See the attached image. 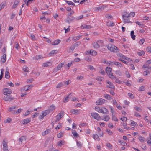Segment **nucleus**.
Masks as SVG:
<instances>
[{"mask_svg":"<svg viewBox=\"0 0 151 151\" xmlns=\"http://www.w3.org/2000/svg\"><path fill=\"white\" fill-rule=\"evenodd\" d=\"M25 5L27 6H28V0H24V3L22 5V7H23Z\"/></svg>","mask_w":151,"mask_h":151,"instance_id":"38","label":"nucleus"},{"mask_svg":"<svg viewBox=\"0 0 151 151\" xmlns=\"http://www.w3.org/2000/svg\"><path fill=\"white\" fill-rule=\"evenodd\" d=\"M130 35L131 37L133 40L135 39V36L134 35V31H132L131 32Z\"/></svg>","mask_w":151,"mask_h":151,"instance_id":"27","label":"nucleus"},{"mask_svg":"<svg viewBox=\"0 0 151 151\" xmlns=\"http://www.w3.org/2000/svg\"><path fill=\"white\" fill-rule=\"evenodd\" d=\"M30 38L33 40L34 41L36 40V38L35 36L31 34L30 35Z\"/></svg>","mask_w":151,"mask_h":151,"instance_id":"48","label":"nucleus"},{"mask_svg":"<svg viewBox=\"0 0 151 151\" xmlns=\"http://www.w3.org/2000/svg\"><path fill=\"white\" fill-rule=\"evenodd\" d=\"M105 101V100L102 98L99 99L96 102V104L97 105H101L103 104Z\"/></svg>","mask_w":151,"mask_h":151,"instance_id":"4","label":"nucleus"},{"mask_svg":"<svg viewBox=\"0 0 151 151\" xmlns=\"http://www.w3.org/2000/svg\"><path fill=\"white\" fill-rule=\"evenodd\" d=\"M96 79L98 81H102L104 79V78L102 77L97 76L96 78Z\"/></svg>","mask_w":151,"mask_h":151,"instance_id":"46","label":"nucleus"},{"mask_svg":"<svg viewBox=\"0 0 151 151\" xmlns=\"http://www.w3.org/2000/svg\"><path fill=\"white\" fill-rule=\"evenodd\" d=\"M131 124L132 126H135L137 124L136 122L133 121L131 120Z\"/></svg>","mask_w":151,"mask_h":151,"instance_id":"49","label":"nucleus"},{"mask_svg":"<svg viewBox=\"0 0 151 151\" xmlns=\"http://www.w3.org/2000/svg\"><path fill=\"white\" fill-rule=\"evenodd\" d=\"M134 109L136 111L139 112H140L142 110V109L140 108L137 106L135 107Z\"/></svg>","mask_w":151,"mask_h":151,"instance_id":"47","label":"nucleus"},{"mask_svg":"<svg viewBox=\"0 0 151 151\" xmlns=\"http://www.w3.org/2000/svg\"><path fill=\"white\" fill-rule=\"evenodd\" d=\"M92 27H91L90 25H87L86 24H83L81 26V28L82 29H89L91 28H92Z\"/></svg>","mask_w":151,"mask_h":151,"instance_id":"15","label":"nucleus"},{"mask_svg":"<svg viewBox=\"0 0 151 151\" xmlns=\"http://www.w3.org/2000/svg\"><path fill=\"white\" fill-rule=\"evenodd\" d=\"M97 54L96 52L94 50H91L89 51V54L93 56H95Z\"/></svg>","mask_w":151,"mask_h":151,"instance_id":"22","label":"nucleus"},{"mask_svg":"<svg viewBox=\"0 0 151 151\" xmlns=\"http://www.w3.org/2000/svg\"><path fill=\"white\" fill-rule=\"evenodd\" d=\"M83 76H78L77 77V79L80 80H81L83 79Z\"/></svg>","mask_w":151,"mask_h":151,"instance_id":"61","label":"nucleus"},{"mask_svg":"<svg viewBox=\"0 0 151 151\" xmlns=\"http://www.w3.org/2000/svg\"><path fill=\"white\" fill-rule=\"evenodd\" d=\"M91 115L95 119L98 120L101 118L99 114L96 113H91Z\"/></svg>","mask_w":151,"mask_h":151,"instance_id":"3","label":"nucleus"},{"mask_svg":"<svg viewBox=\"0 0 151 151\" xmlns=\"http://www.w3.org/2000/svg\"><path fill=\"white\" fill-rule=\"evenodd\" d=\"M93 45L95 48L98 49L100 47L99 45L96 42H95L93 43Z\"/></svg>","mask_w":151,"mask_h":151,"instance_id":"26","label":"nucleus"},{"mask_svg":"<svg viewBox=\"0 0 151 151\" xmlns=\"http://www.w3.org/2000/svg\"><path fill=\"white\" fill-rule=\"evenodd\" d=\"M114 64L117 66H119L120 67H122V64L120 63H119L117 62H113V63H112V65H113V64Z\"/></svg>","mask_w":151,"mask_h":151,"instance_id":"28","label":"nucleus"},{"mask_svg":"<svg viewBox=\"0 0 151 151\" xmlns=\"http://www.w3.org/2000/svg\"><path fill=\"white\" fill-rule=\"evenodd\" d=\"M76 143L77 144V146L80 147H82V144L80 142H79L77 140H76Z\"/></svg>","mask_w":151,"mask_h":151,"instance_id":"56","label":"nucleus"},{"mask_svg":"<svg viewBox=\"0 0 151 151\" xmlns=\"http://www.w3.org/2000/svg\"><path fill=\"white\" fill-rule=\"evenodd\" d=\"M125 14L124 15H122V17L123 19H124V18H128L130 17L129 14L127 13L126 12H125Z\"/></svg>","mask_w":151,"mask_h":151,"instance_id":"35","label":"nucleus"},{"mask_svg":"<svg viewBox=\"0 0 151 151\" xmlns=\"http://www.w3.org/2000/svg\"><path fill=\"white\" fill-rule=\"evenodd\" d=\"M19 0H15L14 2V4L12 6V8H15L17 6V5L19 4Z\"/></svg>","mask_w":151,"mask_h":151,"instance_id":"17","label":"nucleus"},{"mask_svg":"<svg viewBox=\"0 0 151 151\" xmlns=\"http://www.w3.org/2000/svg\"><path fill=\"white\" fill-rule=\"evenodd\" d=\"M109 117L108 115L106 116L104 118V119H103L104 121H108L109 119Z\"/></svg>","mask_w":151,"mask_h":151,"instance_id":"53","label":"nucleus"},{"mask_svg":"<svg viewBox=\"0 0 151 151\" xmlns=\"http://www.w3.org/2000/svg\"><path fill=\"white\" fill-rule=\"evenodd\" d=\"M71 113L73 114H78L80 113V111L78 110L72 109L71 111Z\"/></svg>","mask_w":151,"mask_h":151,"instance_id":"18","label":"nucleus"},{"mask_svg":"<svg viewBox=\"0 0 151 151\" xmlns=\"http://www.w3.org/2000/svg\"><path fill=\"white\" fill-rule=\"evenodd\" d=\"M51 63L50 62H48L46 63H43L42 65V67H47L48 66H51Z\"/></svg>","mask_w":151,"mask_h":151,"instance_id":"25","label":"nucleus"},{"mask_svg":"<svg viewBox=\"0 0 151 151\" xmlns=\"http://www.w3.org/2000/svg\"><path fill=\"white\" fill-rule=\"evenodd\" d=\"M14 99V98L13 97H12L10 96H6L4 97L3 99L5 101H9L13 100Z\"/></svg>","mask_w":151,"mask_h":151,"instance_id":"5","label":"nucleus"},{"mask_svg":"<svg viewBox=\"0 0 151 151\" xmlns=\"http://www.w3.org/2000/svg\"><path fill=\"white\" fill-rule=\"evenodd\" d=\"M72 134L76 138H78V137H79L78 134L76 131H75L74 132H72Z\"/></svg>","mask_w":151,"mask_h":151,"instance_id":"42","label":"nucleus"},{"mask_svg":"<svg viewBox=\"0 0 151 151\" xmlns=\"http://www.w3.org/2000/svg\"><path fill=\"white\" fill-rule=\"evenodd\" d=\"M43 57L40 55H36L35 57V58L36 60H38L39 59L42 58Z\"/></svg>","mask_w":151,"mask_h":151,"instance_id":"43","label":"nucleus"},{"mask_svg":"<svg viewBox=\"0 0 151 151\" xmlns=\"http://www.w3.org/2000/svg\"><path fill=\"white\" fill-rule=\"evenodd\" d=\"M23 70L26 72H28V68L26 66H24L22 68Z\"/></svg>","mask_w":151,"mask_h":151,"instance_id":"41","label":"nucleus"},{"mask_svg":"<svg viewBox=\"0 0 151 151\" xmlns=\"http://www.w3.org/2000/svg\"><path fill=\"white\" fill-rule=\"evenodd\" d=\"M103 63H105L107 64L108 65H111L113 62L108 61H106V60H104V61H103Z\"/></svg>","mask_w":151,"mask_h":151,"instance_id":"36","label":"nucleus"},{"mask_svg":"<svg viewBox=\"0 0 151 151\" xmlns=\"http://www.w3.org/2000/svg\"><path fill=\"white\" fill-rule=\"evenodd\" d=\"M106 145L107 147L109 148L110 149H112V145L110 144V143H108L106 144Z\"/></svg>","mask_w":151,"mask_h":151,"instance_id":"62","label":"nucleus"},{"mask_svg":"<svg viewBox=\"0 0 151 151\" xmlns=\"http://www.w3.org/2000/svg\"><path fill=\"white\" fill-rule=\"evenodd\" d=\"M106 131L108 132V134L110 135H111L113 134V132L112 131H110L109 129H107L106 130Z\"/></svg>","mask_w":151,"mask_h":151,"instance_id":"58","label":"nucleus"},{"mask_svg":"<svg viewBox=\"0 0 151 151\" xmlns=\"http://www.w3.org/2000/svg\"><path fill=\"white\" fill-rule=\"evenodd\" d=\"M26 139V137L24 136H22L19 140V144H22L23 142H25Z\"/></svg>","mask_w":151,"mask_h":151,"instance_id":"8","label":"nucleus"},{"mask_svg":"<svg viewBox=\"0 0 151 151\" xmlns=\"http://www.w3.org/2000/svg\"><path fill=\"white\" fill-rule=\"evenodd\" d=\"M93 137L95 140H99V137L98 135L97 134H93Z\"/></svg>","mask_w":151,"mask_h":151,"instance_id":"33","label":"nucleus"},{"mask_svg":"<svg viewBox=\"0 0 151 151\" xmlns=\"http://www.w3.org/2000/svg\"><path fill=\"white\" fill-rule=\"evenodd\" d=\"M2 145L3 147H8L7 145V141L5 139H4L2 142Z\"/></svg>","mask_w":151,"mask_h":151,"instance_id":"24","label":"nucleus"},{"mask_svg":"<svg viewBox=\"0 0 151 151\" xmlns=\"http://www.w3.org/2000/svg\"><path fill=\"white\" fill-rule=\"evenodd\" d=\"M105 17L108 19H111L112 17V16L111 14H106L105 15Z\"/></svg>","mask_w":151,"mask_h":151,"instance_id":"59","label":"nucleus"},{"mask_svg":"<svg viewBox=\"0 0 151 151\" xmlns=\"http://www.w3.org/2000/svg\"><path fill=\"white\" fill-rule=\"evenodd\" d=\"M136 24L139 25L141 28H144L145 27V25L143 24H141L139 22L137 21L136 22Z\"/></svg>","mask_w":151,"mask_h":151,"instance_id":"37","label":"nucleus"},{"mask_svg":"<svg viewBox=\"0 0 151 151\" xmlns=\"http://www.w3.org/2000/svg\"><path fill=\"white\" fill-rule=\"evenodd\" d=\"M10 77V73L9 72L8 69L7 68H6L5 73V78L7 79H9V78Z\"/></svg>","mask_w":151,"mask_h":151,"instance_id":"9","label":"nucleus"},{"mask_svg":"<svg viewBox=\"0 0 151 151\" xmlns=\"http://www.w3.org/2000/svg\"><path fill=\"white\" fill-rule=\"evenodd\" d=\"M150 72L148 70L145 71L143 73V75L144 76L147 75L148 74H150Z\"/></svg>","mask_w":151,"mask_h":151,"instance_id":"52","label":"nucleus"},{"mask_svg":"<svg viewBox=\"0 0 151 151\" xmlns=\"http://www.w3.org/2000/svg\"><path fill=\"white\" fill-rule=\"evenodd\" d=\"M108 49L111 52H119V50L114 45L109 44L107 46Z\"/></svg>","mask_w":151,"mask_h":151,"instance_id":"1","label":"nucleus"},{"mask_svg":"<svg viewBox=\"0 0 151 151\" xmlns=\"http://www.w3.org/2000/svg\"><path fill=\"white\" fill-rule=\"evenodd\" d=\"M80 42H78L74 44H73L72 45L75 48L76 47H77L80 44Z\"/></svg>","mask_w":151,"mask_h":151,"instance_id":"44","label":"nucleus"},{"mask_svg":"<svg viewBox=\"0 0 151 151\" xmlns=\"http://www.w3.org/2000/svg\"><path fill=\"white\" fill-rule=\"evenodd\" d=\"M64 83L65 85H68L71 83V81L69 80L67 81H64Z\"/></svg>","mask_w":151,"mask_h":151,"instance_id":"54","label":"nucleus"},{"mask_svg":"<svg viewBox=\"0 0 151 151\" xmlns=\"http://www.w3.org/2000/svg\"><path fill=\"white\" fill-rule=\"evenodd\" d=\"M107 83L108 84L106 85L107 87L111 89H114V86L113 85L112 83L108 81L107 82Z\"/></svg>","mask_w":151,"mask_h":151,"instance_id":"6","label":"nucleus"},{"mask_svg":"<svg viewBox=\"0 0 151 151\" xmlns=\"http://www.w3.org/2000/svg\"><path fill=\"white\" fill-rule=\"evenodd\" d=\"M138 139L141 142H143L145 140V139L142 136H139L138 137Z\"/></svg>","mask_w":151,"mask_h":151,"instance_id":"34","label":"nucleus"},{"mask_svg":"<svg viewBox=\"0 0 151 151\" xmlns=\"http://www.w3.org/2000/svg\"><path fill=\"white\" fill-rule=\"evenodd\" d=\"M109 76L110 78H111L112 80L115 79L116 78L115 76L113 75L112 73H111V74L109 75Z\"/></svg>","mask_w":151,"mask_h":151,"instance_id":"39","label":"nucleus"},{"mask_svg":"<svg viewBox=\"0 0 151 151\" xmlns=\"http://www.w3.org/2000/svg\"><path fill=\"white\" fill-rule=\"evenodd\" d=\"M49 151H59V150L54 148L53 147H52V148L50 149Z\"/></svg>","mask_w":151,"mask_h":151,"instance_id":"64","label":"nucleus"},{"mask_svg":"<svg viewBox=\"0 0 151 151\" xmlns=\"http://www.w3.org/2000/svg\"><path fill=\"white\" fill-rule=\"evenodd\" d=\"M128 96L129 97H130L132 99H133L134 97V95L130 93H128Z\"/></svg>","mask_w":151,"mask_h":151,"instance_id":"57","label":"nucleus"},{"mask_svg":"<svg viewBox=\"0 0 151 151\" xmlns=\"http://www.w3.org/2000/svg\"><path fill=\"white\" fill-rule=\"evenodd\" d=\"M137 54L138 55L141 56L143 55L144 54L145 52L143 51H141L139 52H137Z\"/></svg>","mask_w":151,"mask_h":151,"instance_id":"63","label":"nucleus"},{"mask_svg":"<svg viewBox=\"0 0 151 151\" xmlns=\"http://www.w3.org/2000/svg\"><path fill=\"white\" fill-rule=\"evenodd\" d=\"M65 143L64 140H60L58 141L56 144L57 146L58 147H61L62 145H64Z\"/></svg>","mask_w":151,"mask_h":151,"instance_id":"16","label":"nucleus"},{"mask_svg":"<svg viewBox=\"0 0 151 151\" xmlns=\"http://www.w3.org/2000/svg\"><path fill=\"white\" fill-rule=\"evenodd\" d=\"M3 92L4 95H7L8 94H11L12 91L11 90L7 88H5L3 89Z\"/></svg>","mask_w":151,"mask_h":151,"instance_id":"2","label":"nucleus"},{"mask_svg":"<svg viewBox=\"0 0 151 151\" xmlns=\"http://www.w3.org/2000/svg\"><path fill=\"white\" fill-rule=\"evenodd\" d=\"M55 106L53 105H51L49 107L48 110H49V111L50 113L51 112L54 110L55 109Z\"/></svg>","mask_w":151,"mask_h":151,"instance_id":"23","label":"nucleus"},{"mask_svg":"<svg viewBox=\"0 0 151 151\" xmlns=\"http://www.w3.org/2000/svg\"><path fill=\"white\" fill-rule=\"evenodd\" d=\"M15 108V106L10 107L8 109V110L9 111H13V109H14Z\"/></svg>","mask_w":151,"mask_h":151,"instance_id":"60","label":"nucleus"},{"mask_svg":"<svg viewBox=\"0 0 151 151\" xmlns=\"http://www.w3.org/2000/svg\"><path fill=\"white\" fill-rule=\"evenodd\" d=\"M73 94V93H71L69 95L67 96L63 100V102L64 103H66L69 101V98H70L72 94Z\"/></svg>","mask_w":151,"mask_h":151,"instance_id":"14","label":"nucleus"},{"mask_svg":"<svg viewBox=\"0 0 151 151\" xmlns=\"http://www.w3.org/2000/svg\"><path fill=\"white\" fill-rule=\"evenodd\" d=\"M63 64L62 63H60L57 66V67L55 68L54 69V71L55 72H56L58 70H60L61 68L62 67V65Z\"/></svg>","mask_w":151,"mask_h":151,"instance_id":"11","label":"nucleus"},{"mask_svg":"<svg viewBox=\"0 0 151 151\" xmlns=\"http://www.w3.org/2000/svg\"><path fill=\"white\" fill-rule=\"evenodd\" d=\"M58 51L56 50H53L51 51L49 54V55L52 56L55 53H57Z\"/></svg>","mask_w":151,"mask_h":151,"instance_id":"31","label":"nucleus"},{"mask_svg":"<svg viewBox=\"0 0 151 151\" xmlns=\"http://www.w3.org/2000/svg\"><path fill=\"white\" fill-rule=\"evenodd\" d=\"M75 48L72 45H71L70 47L68 48L67 49V51L69 53L72 52L73 51Z\"/></svg>","mask_w":151,"mask_h":151,"instance_id":"21","label":"nucleus"},{"mask_svg":"<svg viewBox=\"0 0 151 151\" xmlns=\"http://www.w3.org/2000/svg\"><path fill=\"white\" fill-rule=\"evenodd\" d=\"M112 69L110 67H107L106 68V71L107 73V74L109 75L112 72Z\"/></svg>","mask_w":151,"mask_h":151,"instance_id":"10","label":"nucleus"},{"mask_svg":"<svg viewBox=\"0 0 151 151\" xmlns=\"http://www.w3.org/2000/svg\"><path fill=\"white\" fill-rule=\"evenodd\" d=\"M122 125L124 127V129H126L127 130H129V129H130V128L129 127H126L127 126L126 124L123 123L122 124Z\"/></svg>","mask_w":151,"mask_h":151,"instance_id":"51","label":"nucleus"},{"mask_svg":"<svg viewBox=\"0 0 151 151\" xmlns=\"http://www.w3.org/2000/svg\"><path fill=\"white\" fill-rule=\"evenodd\" d=\"M28 122V119H26L23 120L22 123L23 124H27Z\"/></svg>","mask_w":151,"mask_h":151,"instance_id":"50","label":"nucleus"},{"mask_svg":"<svg viewBox=\"0 0 151 151\" xmlns=\"http://www.w3.org/2000/svg\"><path fill=\"white\" fill-rule=\"evenodd\" d=\"M104 97L106 98V99L108 100H109L110 99H111L112 98V96H110V95L107 94H104Z\"/></svg>","mask_w":151,"mask_h":151,"instance_id":"32","label":"nucleus"},{"mask_svg":"<svg viewBox=\"0 0 151 151\" xmlns=\"http://www.w3.org/2000/svg\"><path fill=\"white\" fill-rule=\"evenodd\" d=\"M50 113V111L48 110H46L43 112L45 116Z\"/></svg>","mask_w":151,"mask_h":151,"instance_id":"45","label":"nucleus"},{"mask_svg":"<svg viewBox=\"0 0 151 151\" xmlns=\"http://www.w3.org/2000/svg\"><path fill=\"white\" fill-rule=\"evenodd\" d=\"M64 113L63 112L61 111L57 115V120H60L61 119L63 116Z\"/></svg>","mask_w":151,"mask_h":151,"instance_id":"7","label":"nucleus"},{"mask_svg":"<svg viewBox=\"0 0 151 151\" xmlns=\"http://www.w3.org/2000/svg\"><path fill=\"white\" fill-rule=\"evenodd\" d=\"M64 86L63 83L62 82H60L56 86V88H58L62 87H63Z\"/></svg>","mask_w":151,"mask_h":151,"instance_id":"40","label":"nucleus"},{"mask_svg":"<svg viewBox=\"0 0 151 151\" xmlns=\"http://www.w3.org/2000/svg\"><path fill=\"white\" fill-rule=\"evenodd\" d=\"M75 19V18L73 17H72L70 18V17H68L66 21L68 23H70L73 20H74Z\"/></svg>","mask_w":151,"mask_h":151,"instance_id":"19","label":"nucleus"},{"mask_svg":"<svg viewBox=\"0 0 151 151\" xmlns=\"http://www.w3.org/2000/svg\"><path fill=\"white\" fill-rule=\"evenodd\" d=\"M85 60L88 61L89 62L91 61V58L90 56H89L85 58Z\"/></svg>","mask_w":151,"mask_h":151,"instance_id":"55","label":"nucleus"},{"mask_svg":"<svg viewBox=\"0 0 151 151\" xmlns=\"http://www.w3.org/2000/svg\"><path fill=\"white\" fill-rule=\"evenodd\" d=\"M104 7L102 6L95 7L94 8V10L96 11H101L102 10H103L104 9Z\"/></svg>","mask_w":151,"mask_h":151,"instance_id":"12","label":"nucleus"},{"mask_svg":"<svg viewBox=\"0 0 151 151\" xmlns=\"http://www.w3.org/2000/svg\"><path fill=\"white\" fill-rule=\"evenodd\" d=\"M60 40L59 39H57L55 40L53 42V43H52V44L53 45H58L60 42Z\"/></svg>","mask_w":151,"mask_h":151,"instance_id":"29","label":"nucleus"},{"mask_svg":"<svg viewBox=\"0 0 151 151\" xmlns=\"http://www.w3.org/2000/svg\"><path fill=\"white\" fill-rule=\"evenodd\" d=\"M6 54H4L3 56L1 57V62L4 63L6 61Z\"/></svg>","mask_w":151,"mask_h":151,"instance_id":"13","label":"nucleus"},{"mask_svg":"<svg viewBox=\"0 0 151 151\" xmlns=\"http://www.w3.org/2000/svg\"><path fill=\"white\" fill-rule=\"evenodd\" d=\"M95 110L99 113H104V111L98 107H95Z\"/></svg>","mask_w":151,"mask_h":151,"instance_id":"20","label":"nucleus"},{"mask_svg":"<svg viewBox=\"0 0 151 151\" xmlns=\"http://www.w3.org/2000/svg\"><path fill=\"white\" fill-rule=\"evenodd\" d=\"M123 20L124 21V22L125 23H132V22L130 21L129 20V18L127 19L125 18H124V19H123Z\"/></svg>","mask_w":151,"mask_h":151,"instance_id":"30","label":"nucleus"}]
</instances>
